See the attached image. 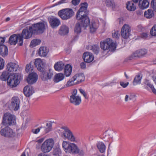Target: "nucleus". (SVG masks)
<instances>
[{"label": "nucleus", "instance_id": "nucleus-46", "mask_svg": "<svg viewBox=\"0 0 156 156\" xmlns=\"http://www.w3.org/2000/svg\"><path fill=\"white\" fill-rule=\"evenodd\" d=\"M23 37L20 34H18V37L17 39V42H18V44L20 46H22L23 44Z\"/></svg>", "mask_w": 156, "mask_h": 156}, {"label": "nucleus", "instance_id": "nucleus-2", "mask_svg": "<svg viewBox=\"0 0 156 156\" xmlns=\"http://www.w3.org/2000/svg\"><path fill=\"white\" fill-rule=\"evenodd\" d=\"M34 65L37 69L41 72V77L43 80L46 81L51 78L53 73L51 69H49L47 71L45 70L44 62L41 59H36L34 62Z\"/></svg>", "mask_w": 156, "mask_h": 156}, {"label": "nucleus", "instance_id": "nucleus-15", "mask_svg": "<svg viewBox=\"0 0 156 156\" xmlns=\"http://www.w3.org/2000/svg\"><path fill=\"white\" fill-rule=\"evenodd\" d=\"M48 20L51 26L53 28L58 27L60 24V20L55 16L49 17Z\"/></svg>", "mask_w": 156, "mask_h": 156}, {"label": "nucleus", "instance_id": "nucleus-10", "mask_svg": "<svg viewBox=\"0 0 156 156\" xmlns=\"http://www.w3.org/2000/svg\"><path fill=\"white\" fill-rule=\"evenodd\" d=\"M77 90L76 89L73 90L72 95L70 96V102L75 105H79L81 102V97L77 96Z\"/></svg>", "mask_w": 156, "mask_h": 156}, {"label": "nucleus", "instance_id": "nucleus-34", "mask_svg": "<svg viewBox=\"0 0 156 156\" xmlns=\"http://www.w3.org/2000/svg\"><path fill=\"white\" fill-rule=\"evenodd\" d=\"M10 75L8 72L6 71H4L0 76V79L2 81H5L6 80L8 81L9 76Z\"/></svg>", "mask_w": 156, "mask_h": 156}, {"label": "nucleus", "instance_id": "nucleus-6", "mask_svg": "<svg viewBox=\"0 0 156 156\" xmlns=\"http://www.w3.org/2000/svg\"><path fill=\"white\" fill-rule=\"evenodd\" d=\"M58 15L64 20H67L71 18L74 15V12L71 9L66 8L58 11Z\"/></svg>", "mask_w": 156, "mask_h": 156}, {"label": "nucleus", "instance_id": "nucleus-50", "mask_svg": "<svg viewBox=\"0 0 156 156\" xmlns=\"http://www.w3.org/2000/svg\"><path fill=\"white\" fill-rule=\"evenodd\" d=\"M79 91L80 93L83 95L86 99H88V97L87 96V93L83 89L80 88L79 89Z\"/></svg>", "mask_w": 156, "mask_h": 156}, {"label": "nucleus", "instance_id": "nucleus-31", "mask_svg": "<svg viewBox=\"0 0 156 156\" xmlns=\"http://www.w3.org/2000/svg\"><path fill=\"white\" fill-rule=\"evenodd\" d=\"M64 73L66 76H69L71 74L72 68V66L69 64H67L64 67Z\"/></svg>", "mask_w": 156, "mask_h": 156}, {"label": "nucleus", "instance_id": "nucleus-29", "mask_svg": "<svg viewBox=\"0 0 156 156\" xmlns=\"http://www.w3.org/2000/svg\"><path fill=\"white\" fill-rule=\"evenodd\" d=\"M69 31L68 27L66 25H62L60 27L59 33L61 35H65L68 33Z\"/></svg>", "mask_w": 156, "mask_h": 156}, {"label": "nucleus", "instance_id": "nucleus-37", "mask_svg": "<svg viewBox=\"0 0 156 156\" xmlns=\"http://www.w3.org/2000/svg\"><path fill=\"white\" fill-rule=\"evenodd\" d=\"M144 15L147 18H151L154 16V13L152 10L149 9L147 11H145Z\"/></svg>", "mask_w": 156, "mask_h": 156}, {"label": "nucleus", "instance_id": "nucleus-28", "mask_svg": "<svg viewBox=\"0 0 156 156\" xmlns=\"http://www.w3.org/2000/svg\"><path fill=\"white\" fill-rule=\"evenodd\" d=\"M64 64L62 61L57 62L54 65L55 70L58 71H61L64 68Z\"/></svg>", "mask_w": 156, "mask_h": 156}, {"label": "nucleus", "instance_id": "nucleus-42", "mask_svg": "<svg viewBox=\"0 0 156 156\" xmlns=\"http://www.w3.org/2000/svg\"><path fill=\"white\" fill-rule=\"evenodd\" d=\"M46 126L47 127L45 129V132L46 133H47L52 130V123L51 122L47 123Z\"/></svg>", "mask_w": 156, "mask_h": 156}, {"label": "nucleus", "instance_id": "nucleus-11", "mask_svg": "<svg viewBox=\"0 0 156 156\" xmlns=\"http://www.w3.org/2000/svg\"><path fill=\"white\" fill-rule=\"evenodd\" d=\"M15 117L14 115L9 112L4 114L3 116V123H6L10 125L15 124Z\"/></svg>", "mask_w": 156, "mask_h": 156}, {"label": "nucleus", "instance_id": "nucleus-44", "mask_svg": "<svg viewBox=\"0 0 156 156\" xmlns=\"http://www.w3.org/2000/svg\"><path fill=\"white\" fill-rule=\"evenodd\" d=\"M61 153V151L59 148H56L54 150L53 154L56 156H59Z\"/></svg>", "mask_w": 156, "mask_h": 156}, {"label": "nucleus", "instance_id": "nucleus-58", "mask_svg": "<svg viewBox=\"0 0 156 156\" xmlns=\"http://www.w3.org/2000/svg\"><path fill=\"white\" fill-rule=\"evenodd\" d=\"M68 1V0H61L58 2V5H60L62 3H66Z\"/></svg>", "mask_w": 156, "mask_h": 156}, {"label": "nucleus", "instance_id": "nucleus-8", "mask_svg": "<svg viewBox=\"0 0 156 156\" xmlns=\"http://www.w3.org/2000/svg\"><path fill=\"white\" fill-rule=\"evenodd\" d=\"M20 81L17 74L13 73L9 76L7 82V84L11 87H16L20 83Z\"/></svg>", "mask_w": 156, "mask_h": 156}, {"label": "nucleus", "instance_id": "nucleus-7", "mask_svg": "<svg viewBox=\"0 0 156 156\" xmlns=\"http://www.w3.org/2000/svg\"><path fill=\"white\" fill-rule=\"evenodd\" d=\"M54 144V141L52 139H49L46 140L42 145L41 151L44 153L49 152L52 149Z\"/></svg>", "mask_w": 156, "mask_h": 156}, {"label": "nucleus", "instance_id": "nucleus-47", "mask_svg": "<svg viewBox=\"0 0 156 156\" xmlns=\"http://www.w3.org/2000/svg\"><path fill=\"white\" fill-rule=\"evenodd\" d=\"M150 33L152 36H156V25H154L151 28Z\"/></svg>", "mask_w": 156, "mask_h": 156}, {"label": "nucleus", "instance_id": "nucleus-36", "mask_svg": "<svg viewBox=\"0 0 156 156\" xmlns=\"http://www.w3.org/2000/svg\"><path fill=\"white\" fill-rule=\"evenodd\" d=\"M75 81L76 80L74 79L73 76L67 82L66 84L65 85V87H68L77 84V83L76 81L75 82Z\"/></svg>", "mask_w": 156, "mask_h": 156}, {"label": "nucleus", "instance_id": "nucleus-22", "mask_svg": "<svg viewBox=\"0 0 156 156\" xmlns=\"http://www.w3.org/2000/svg\"><path fill=\"white\" fill-rule=\"evenodd\" d=\"M74 79L76 81L77 84L81 83L84 80L85 78L84 74L83 73L77 74L73 76Z\"/></svg>", "mask_w": 156, "mask_h": 156}, {"label": "nucleus", "instance_id": "nucleus-30", "mask_svg": "<svg viewBox=\"0 0 156 156\" xmlns=\"http://www.w3.org/2000/svg\"><path fill=\"white\" fill-rule=\"evenodd\" d=\"M149 5V3L147 0H140L139 2V6L141 9L147 8Z\"/></svg>", "mask_w": 156, "mask_h": 156}, {"label": "nucleus", "instance_id": "nucleus-24", "mask_svg": "<svg viewBox=\"0 0 156 156\" xmlns=\"http://www.w3.org/2000/svg\"><path fill=\"white\" fill-rule=\"evenodd\" d=\"M48 52V49L46 47H41L39 49L38 54L40 56H46Z\"/></svg>", "mask_w": 156, "mask_h": 156}, {"label": "nucleus", "instance_id": "nucleus-1", "mask_svg": "<svg viewBox=\"0 0 156 156\" xmlns=\"http://www.w3.org/2000/svg\"><path fill=\"white\" fill-rule=\"evenodd\" d=\"M44 23H38L34 24L29 27H27L24 29L21 34L25 39H28L31 37L33 34H40L43 33L45 29Z\"/></svg>", "mask_w": 156, "mask_h": 156}, {"label": "nucleus", "instance_id": "nucleus-62", "mask_svg": "<svg viewBox=\"0 0 156 156\" xmlns=\"http://www.w3.org/2000/svg\"><path fill=\"white\" fill-rule=\"evenodd\" d=\"M119 21L120 24L122 23H123V19L122 18L119 19Z\"/></svg>", "mask_w": 156, "mask_h": 156}, {"label": "nucleus", "instance_id": "nucleus-5", "mask_svg": "<svg viewBox=\"0 0 156 156\" xmlns=\"http://www.w3.org/2000/svg\"><path fill=\"white\" fill-rule=\"evenodd\" d=\"M62 146L66 153L77 154L79 151L77 146L74 143L69 144L66 141H64L62 143Z\"/></svg>", "mask_w": 156, "mask_h": 156}, {"label": "nucleus", "instance_id": "nucleus-35", "mask_svg": "<svg viewBox=\"0 0 156 156\" xmlns=\"http://www.w3.org/2000/svg\"><path fill=\"white\" fill-rule=\"evenodd\" d=\"M81 25L83 27H84L83 26L81 23V21H80V22H78L76 23L75 28H74V31L75 33H77V34H80L81 32V26L80 25Z\"/></svg>", "mask_w": 156, "mask_h": 156}, {"label": "nucleus", "instance_id": "nucleus-20", "mask_svg": "<svg viewBox=\"0 0 156 156\" xmlns=\"http://www.w3.org/2000/svg\"><path fill=\"white\" fill-rule=\"evenodd\" d=\"M23 93L26 97H30L34 93L33 87L29 86H26L24 88Z\"/></svg>", "mask_w": 156, "mask_h": 156}, {"label": "nucleus", "instance_id": "nucleus-53", "mask_svg": "<svg viewBox=\"0 0 156 156\" xmlns=\"http://www.w3.org/2000/svg\"><path fill=\"white\" fill-rule=\"evenodd\" d=\"M129 84V83L127 82L126 83H125L121 81L120 82V84L123 88L126 87Z\"/></svg>", "mask_w": 156, "mask_h": 156}, {"label": "nucleus", "instance_id": "nucleus-59", "mask_svg": "<svg viewBox=\"0 0 156 156\" xmlns=\"http://www.w3.org/2000/svg\"><path fill=\"white\" fill-rule=\"evenodd\" d=\"M44 138H42L36 141V142H38L39 143L41 144L42 143L44 140Z\"/></svg>", "mask_w": 156, "mask_h": 156}, {"label": "nucleus", "instance_id": "nucleus-9", "mask_svg": "<svg viewBox=\"0 0 156 156\" xmlns=\"http://www.w3.org/2000/svg\"><path fill=\"white\" fill-rule=\"evenodd\" d=\"M61 128L64 130V132L63 133L62 135L65 138L71 142H76V137L68 128L66 127L63 126Z\"/></svg>", "mask_w": 156, "mask_h": 156}, {"label": "nucleus", "instance_id": "nucleus-19", "mask_svg": "<svg viewBox=\"0 0 156 156\" xmlns=\"http://www.w3.org/2000/svg\"><path fill=\"white\" fill-rule=\"evenodd\" d=\"M83 58L85 62L90 63L94 59V57L92 53L89 52H85L83 55Z\"/></svg>", "mask_w": 156, "mask_h": 156}, {"label": "nucleus", "instance_id": "nucleus-48", "mask_svg": "<svg viewBox=\"0 0 156 156\" xmlns=\"http://www.w3.org/2000/svg\"><path fill=\"white\" fill-rule=\"evenodd\" d=\"M99 47L98 45H94L92 46L91 49L93 51L95 54H97L99 52Z\"/></svg>", "mask_w": 156, "mask_h": 156}, {"label": "nucleus", "instance_id": "nucleus-38", "mask_svg": "<svg viewBox=\"0 0 156 156\" xmlns=\"http://www.w3.org/2000/svg\"><path fill=\"white\" fill-rule=\"evenodd\" d=\"M142 79V76L140 75H136L134 79L133 84L134 85H136L138 84H140L141 83V80Z\"/></svg>", "mask_w": 156, "mask_h": 156}, {"label": "nucleus", "instance_id": "nucleus-25", "mask_svg": "<svg viewBox=\"0 0 156 156\" xmlns=\"http://www.w3.org/2000/svg\"><path fill=\"white\" fill-rule=\"evenodd\" d=\"M65 78L64 74L61 73H57L55 75L53 79L54 82L57 83L62 80Z\"/></svg>", "mask_w": 156, "mask_h": 156}, {"label": "nucleus", "instance_id": "nucleus-13", "mask_svg": "<svg viewBox=\"0 0 156 156\" xmlns=\"http://www.w3.org/2000/svg\"><path fill=\"white\" fill-rule=\"evenodd\" d=\"M0 133L2 135L7 137H12L15 135L12 130L9 127H6L2 129Z\"/></svg>", "mask_w": 156, "mask_h": 156}, {"label": "nucleus", "instance_id": "nucleus-45", "mask_svg": "<svg viewBox=\"0 0 156 156\" xmlns=\"http://www.w3.org/2000/svg\"><path fill=\"white\" fill-rule=\"evenodd\" d=\"M120 34L118 30H114L113 31L112 33V37L115 39H118L119 38Z\"/></svg>", "mask_w": 156, "mask_h": 156}, {"label": "nucleus", "instance_id": "nucleus-56", "mask_svg": "<svg viewBox=\"0 0 156 156\" xmlns=\"http://www.w3.org/2000/svg\"><path fill=\"white\" fill-rule=\"evenodd\" d=\"M80 66L82 69H85L86 67V64L85 62H82L80 64Z\"/></svg>", "mask_w": 156, "mask_h": 156}, {"label": "nucleus", "instance_id": "nucleus-51", "mask_svg": "<svg viewBox=\"0 0 156 156\" xmlns=\"http://www.w3.org/2000/svg\"><path fill=\"white\" fill-rule=\"evenodd\" d=\"M5 62L4 59L0 57V70L2 69L4 66Z\"/></svg>", "mask_w": 156, "mask_h": 156}, {"label": "nucleus", "instance_id": "nucleus-63", "mask_svg": "<svg viewBox=\"0 0 156 156\" xmlns=\"http://www.w3.org/2000/svg\"><path fill=\"white\" fill-rule=\"evenodd\" d=\"M21 156H26L25 152H23Z\"/></svg>", "mask_w": 156, "mask_h": 156}, {"label": "nucleus", "instance_id": "nucleus-12", "mask_svg": "<svg viewBox=\"0 0 156 156\" xmlns=\"http://www.w3.org/2000/svg\"><path fill=\"white\" fill-rule=\"evenodd\" d=\"M131 30V28L129 25L127 24L124 25L122 28L121 31V34L122 37L124 39L128 38Z\"/></svg>", "mask_w": 156, "mask_h": 156}, {"label": "nucleus", "instance_id": "nucleus-57", "mask_svg": "<svg viewBox=\"0 0 156 156\" xmlns=\"http://www.w3.org/2000/svg\"><path fill=\"white\" fill-rule=\"evenodd\" d=\"M5 41V38L0 37V45H3Z\"/></svg>", "mask_w": 156, "mask_h": 156}, {"label": "nucleus", "instance_id": "nucleus-61", "mask_svg": "<svg viewBox=\"0 0 156 156\" xmlns=\"http://www.w3.org/2000/svg\"><path fill=\"white\" fill-rule=\"evenodd\" d=\"M38 156H48V155H47L46 154H43V153H41L38 155Z\"/></svg>", "mask_w": 156, "mask_h": 156}, {"label": "nucleus", "instance_id": "nucleus-3", "mask_svg": "<svg viewBox=\"0 0 156 156\" xmlns=\"http://www.w3.org/2000/svg\"><path fill=\"white\" fill-rule=\"evenodd\" d=\"M87 7V3H83L76 15V19L80 21L82 25L84 27H87L90 23L89 18L87 13H85Z\"/></svg>", "mask_w": 156, "mask_h": 156}, {"label": "nucleus", "instance_id": "nucleus-32", "mask_svg": "<svg viewBox=\"0 0 156 156\" xmlns=\"http://www.w3.org/2000/svg\"><path fill=\"white\" fill-rule=\"evenodd\" d=\"M18 34L17 35L13 34L9 37V42L11 45H15L17 42Z\"/></svg>", "mask_w": 156, "mask_h": 156}, {"label": "nucleus", "instance_id": "nucleus-33", "mask_svg": "<svg viewBox=\"0 0 156 156\" xmlns=\"http://www.w3.org/2000/svg\"><path fill=\"white\" fill-rule=\"evenodd\" d=\"M97 147L101 153H104L106 149V146L102 142H98L97 144Z\"/></svg>", "mask_w": 156, "mask_h": 156}, {"label": "nucleus", "instance_id": "nucleus-41", "mask_svg": "<svg viewBox=\"0 0 156 156\" xmlns=\"http://www.w3.org/2000/svg\"><path fill=\"white\" fill-rule=\"evenodd\" d=\"M41 42V41L39 39H34L31 41L30 45L32 47H34L40 44Z\"/></svg>", "mask_w": 156, "mask_h": 156}, {"label": "nucleus", "instance_id": "nucleus-54", "mask_svg": "<svg viewBox=\"0 0 156 156\" xmlns=\"http://www.w3.org/2000/svg\"><path fill=\"white\" fill-rule=\"evenodd\" d=\"M80 2V0H72V3L74 5H76L79 3Z\"/></svg>", "mask_w": 156, "mask_h": 156}, {"label": "nucleus", "instance_id": "nucleus-55", "mask_svg": "<svg viewBox=\"0 0 156 156\" xmlns=\"http://www.w3.org/2000/svg\"><path fill=\"white\" fill-rule=\"evenodd\" d=\"M147 36L148 34L146 33H143L141 34V37L144 39L146 38L147 37Z\"/></svg>", "mask_w": 156, "mask_h": 156}, {"label": "nucleus", "instance_id": "nucleus-17", "mask_svg": "<svg viewBox=\"0 0 156 156\" xmlns=\"http://www.w3.org/2000/svg\"><path fill=\"white\" fill-rule=\"evenodd\" d=\"M147 53V51L145 49L138 50L132 54V58L134 57L140 58L146 54Z\"/></svg>", "mask_w": 156, "mask_h": 156}, {"label": "nucleus", "instance_id": "nucleus-4", "mask_svg": "<svg viewBox=\"0 0 156 156\" xmlns=\"http://www.w3.org/2000/svg\"><path fill=\"white\" fill-rule=\"evenodd\" d=\"M100 47L104 51L109 49L113 51L115 49L116 45L115 43L112 42L111 39L108 38L104 41L101 42Z\"/></svg>", "mask_w": 156, "mask_h": 156}, {"label": "nucleus", "instance_id": "nucleus-21", "mask_svg": "<svg viewBox=\"0 0 156 156\" xmlns=\"http://www.w3.org/2000/svg\"><path fill=\"white\" fill-rule=\"evenodd\" d=\"M144 83L145 85L144 86L145 87V88L146 89L148 90V87H150L151 90L152 92L156 95V89L154 88L153 85L151 83L149 80L147 79L145 80Z\"/></svg>", "mask_w": 156, "mask_h": 156}, {"label": "nucleus", "instance_id": "nucleus-60", "mask_svg": "<svg viewBox=\"0 0 156 156\" xmlns=\"http://www.w3.org/2000/svg\"><path fill=\"white\" fill-rule=\"evenodd\" d=\"M129 98V96L128 95H126V96H125V101L126 102L128 100Z\"/></svg>", "mask_w": 156, "mask_h": 156}, {"label": "nucleus", "instance_id": "nucleus-27", "mask_svg": "<svg viewBox=\"0 0 156 156\" xmlns=\"http://www.w3.org/2000/svg\"><path fill=\"white\" fill-rule=\"evenodd\" d=\"M8 49L7 47L4 45H0V55L4 57L7 55Z\"/></svg>", "mask_w": 156, "mask_h": 156}, {"label": "nucleus", "instance_id": "nucleus-18", "mask_svg": "<svg viewBox=\"0 0 156 156\" xmlns=\"http://www.w3.org/2000/svg\"><path fill=\"white\" fill-rule=\"evenodd\" d=\"M19 66L16 64L10 62L7 65V69L10 72H16Z\"/></svg>", "mask_w": 156, "mask_h": 156}, {"label": "nucleus", "instance_id": "nucleus-39", "mask_svg": "<svg viewBox=\"0 0 156 156\" xmlns=\"http://www.w3.org/2000/svg\"><path fill=\"white\" fill-rule=\"evenodd\" d=\"M34 69L33 66L31 65V63H30L29 64H27L26 65V66L25 71L27 73H29V74L30 73L32 72Z\"/></svg>", "mask_w": 156, "mask_h": 156}, {"label": "nucleus", "instance_id": "nucleus-64", "mask_svg": "<svg viewBox=\"0 0 156 156\" xmlns=\"http://www.w3.org/2000/svg\"><path fill=\"white\" fill-rule=\"evenodd\" d=\"M153 63L154 64H156V58L153 61Z\"/></svg>", "mask_w": 156, "mask_h": 156}, {"label": "nucleus", "instance_id": "nucleus-43", "mask_svg": "<svg viewBox=\"0 0 156 156\" xmlns=\"http://www.w3.org/2000/svg\"><path fill=\"white\" fill-rule=\"evenodd\" d=\"M150 76L152 78L154 83H156V70H152L150 73Z\"/></svg>", "mask_w": 156, "mask_h": 156}, {"label": "nucleus", "instance_id": "nucleus-52", "mask_svg": "<svg viewBox=\"0 0 156 156\" xmlns=\"http://www.w3.org/2000/svg\"><path fill=\"white\" fill-rule=\"evenodd\" d=\"M43 127L42 126L40 127L39 128H38L36 129H33L32 130V132L34 134L38 133L40 131V129L42 128Z\"/></svg>", "mask_w": 156, "mask_h": 156}, {"label": "nucleus", "instance_id": "nucleus-49", "mask_svg": "<svg viewBox=\"0 0 156 156\" xmlns=\"http://www.w3.org/2000/svg\"><path fill=\"white\" fill-rule=\"evenodd\" d=\"M151 6L154 11L156 12V0H152L151 1Z\"/></svg>", "mask_w": 156, "mask_h": 156}, {"label": "nucleus", "instance_id": "nucleus-16", "mask_svg": "<svg viewBox=\"0 0 156 156\" xmlns=\"http://www.w3.org/2000/svg\"><path fill=\"white\" fill-rule=\"evenodd\" d=\"M38 78V76L37 73L33 72L29 74L27 80L29 83L32 84L37 81Z\"/></svg>", "mask_w": 156, "mask_h": 156}, {"label": "nucleus", "instance_id": "nucleus-40", "mask_svg": "<svg viewBox=\"0 0 156 156\" xmlns=\"http://www.w3.org/2000/svg\"><path fill=\"white\" fill-rule=\"evenodd\" d=\"M106 5L108 7H111L112 9H114L115 5L113 1L111 0H106L105 2Z\"/></svg>", "mask_w": 156, "mask_h": 156}, {"label": "nucleus", "instance_id": "nucleus-26", "mask_svg": "<svg viewBox=\"0 0 156 156\" xmlns=\"http://www.w3.org/2000/svg\"><path fill=\"white\" fill-rule=\"evenodd\" d=\"M126 8L130 11H133L136 9V7L133 1L128 2L126 4Z\"/></svg>", "mask_w": 156, "mask_h": 156}, {"label": "nucleus", "instance_id": "nucleus-14", "mask_svg": "<svg viewBox=\"0 0 156 156\" xmlns=\"http://www.w3.org/2000/svg\"><path fill=\"white\" fill-rule=\"evenodd\" d=\"M20 101L17 97H13L11 99L10 108L15 111L18 110L20 108Z\"/></svg>", "mask_w": 156, "mask_h": 156}, {"label": "nucleus", "instance_id": "nucleus-23", "mask_svg": "<svg viewBox=\"0 0 156 156\" xmlns=\"http://www.w3.org/2000/svg\"><path fill=\"white\" fill-rule=\"evenodd\" d=\"M90 24V32L93 33L95 32L99 26L98 23L95 22L94 21H91L88 24L87 26Z\"/></svg>", "mask_w": 156, "mask_h": 156}]
</instances>
